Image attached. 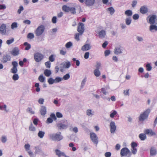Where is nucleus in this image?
Returning a JSON list of instances; mask_svg holds the SVG:
<instances>
[{
    "instance_id": "nucleus-1",
    "label": "nucleus",
    "mask_w": 157,
    "mask_h": 157,
    "mask_svg": "<svg viewBox=\"0 0 157 157\" xmlns=\"http://www.w3.org/2000/svg\"><path fill=\"white\" fill-rule=\"evenodd\" d=\"M151 109H147L143 112L141 113L139 117V120L140 121H143L147 119L148 117V115L151 111Z\"/></svg>"
},
{
    "instance_id": "nucleus-2",
    "label": "nucleus",
    "mask_w": 157,
    "mask_h": 157,
    "mask_svg": "<svg viewBox=\"0 0 157 157\" xmlns=\"http://www.w3.org/2000/svg\"><path fill=\"white\" fill-rule=\"evenodd\" d=\"M120 154L121 157H131V155L130 150L126 147H124L121 149Z\"/></svg>"
},
{
    "instance_id": "nucleus-3",
    "label": "nucleus",
    "mask_w": 157,
    "mask_h": 157,
    "mask_svg": "<svg viewBox=\"0 0 157 157\" xmlns=\"http://www.w3.org/2000/svg\"><path fill=\"white\" fill-rule=\"evenodd\" d=\"M49 136L51 139L55 141H59L63 139V136L61 135L60 132L56 134H50Z\"/></svg>"
},
{
    "instance_id": "nucleus-4",
    "label": "nucleus",
    "mask_w": 157,
    "mask_h": 157,
    "mask_svg": "<svg viewBox=\"0 0 157 157\" xmlns=\"http://www.w3.org/2000/svg\"><path fill=\"white\" fill-rule=\"evenodd\" d=\"M71 66V64L69 61H64L60 64L59 67L60 71L61 72H63L64 71V69H68Z\"/></svg>"
},
{
    "instance_id": "nucleus-5",
    "label": "nucleus",
    "mask_w": 157,
    "mask_h": 157,
    "mask_svg": "<svg viewBox=\"0 0 157 157\" xmlns=\"http://www.w3.org/2000/svg\"><path fill=\"white\" fill-rule=\"evenodd\" d=\"M34 58L36 62H39L44 59V55L39 52H37L34 54Z\"/></svg>"
},
{
    "instance_id": "nucleus-6",
    "label": "nucleus",
    "mask_w": 157,
    "mask_h": 157,
    "mask_svg": "<svg viewBox=\"0 0 157 157\" xmlns=\"http://www.w3.org/2000/svg\"><path fill=\"white\" fill-rule=\"evenodd\" d=\"M81 3H84L87 6H91L94 5L95 0H78Z\"/></svg>"
},
{
    "instance_id": "nucleus-7",
    "label": "nucleus",
    "mask_w": 157,
    "mask_h": 157,
    "mask_svg": "<svg viewBox=\"0 0 157 157\" xmlns=\"http://www.w3.org/2000/svg\"><path fill=\"white\" fill-rule=\"evenodd\" d=\"M45 29L44 26L41 25L39 26L35 31V34L37 36H39L41 35L44 32Z\"/></svg>"
},
{
    "instance_id": "nucleus-8",
    "label": "nucleus",
    "mask_w": 157,
    "mask_h": 157,
    "mask_svg": "<svg viewBox=\"0 0 157 157\" xmlns=\"http://www.w3.org/2000/svg\"><path fill=\"white\" fill-rule=\"evenodd\" d=\"M109 127L111 133L114 134L117 129V126L115 125V122L114 121H111L109 125Z\"/></svg>"
},
{
    "instance_id": "nucleus-9",
    "label": "nucleus",
    "mask_w": 157,
    "mask_h": 157,
    "mask_svg": "<svg viewBox=\"0 0 157 157\" xmlns=\"http://www.w3.org/2000/svg\"><path fill=\"white\" fill-rule=\"evenodd\" d=\"M90 138L92 142L95 144H97L98 142V137L96 135L94 132L90 133Z\"/></svg>"
},
{
    "instance_id": "nucleus-10",
    "label": "nucleus",
    "mask_w": 157,
    "mask_h": 157,
    "mask_svg": "<svg viewBox=\"0 0 157 157\" xmlns=\"http://www.w3.org/2000/svg\"><path fill=\"white\" fill-rule=\"evenodd\" d=\"M12 64L13 67L11 69V72L13 74H16L17 72V67L18 65V64L17 61H13L12 63Z\"/></svg>"
},
{
    "instance_id": "nucleus-11",
    "label": "nucleus",
    "mask_w": 157,
    "mask_h": 157,
    "mask_svg": "<svg viewBox=\"0 0 157 157\" xmlns=\"http://www.w3.org/2000/svg\"><path fill=\"white\" fill-rule=\"evenodd\" d=\"M114 53L117 55L121 54L123 53V47L120 46L116 47L113 50Z\"/></svg>"
},
{
    "instance_id": "nucleus-12",
    "label": "nucleus",
    "mask_w": 157,
    "mask_h": 157,
    "mask_svg": "<svg viewBox=\"0 0 157 157\" xmlns=\"http://www.w3.org/2000/svg\"><path fill=\"white\" fill-rule=\"evenodd\" d=\"M77 30L79 33H80L81 34H82L84 33L85 30L84 24L82 23H78Z\"/></svg>"
},
{
    "instance_id": "nucleus-13",
    "label": "nucleus",
    "mask_w": 157,
    "mask_h": 157,
    "mask_svg": "<svg viewBox=\"0 0 157 157\" xmlns=\"http://www.w3.org/2000/svg\"><path fill=\"white\" fill-rule=\"evenodd\" d=\"M6 32V26L5 24L3 23L0 26V33L2 35H5Z\"/></svg>"
},
{
    "instance_id": "nucleus-14",
    "label": "nucleus",
    "mask_w": 157,
    "mask_h": 157,
    "mask_svg": "<svg viewBox=\"0 0 157 157\" xmlns=\"http://www.w3.org/2000/svg\"><path fill=\"white\" fill-rule=\"evenodd\" d=\"M144 132L146 134L150 136L156 135V133L153 132L151 129H146L144 131Z\"/></svg>"
},
{
    "instance_id": "nucleus-15",
    "label": "nucleus",
    "mask_w": 157,
    "mask_h": 157,
    "mask_svg": "<svg viewBox=\"0 0 157 157\" xmlns=\"http://www.w3.org/2000/svg\"><path fill=\"white\" fill-rule=\"evenodd\" d=\"M91 48V46L89 44H86L83 45L81 48V49L83 51H88Z\"/></svg>"
},
{
    "instance_id": "nucleus-16",
    "label": "nucleus",
    "mask_w": 157,
    "mask_h": 157,
    "mask_svg": "<svg viewBox=\"0 0 157 157\" xmlns=\"http://www.w3.org/2000/svg\"><path fill=\"white\" fill-rule=\"evenodd\" d=\"M156 17V15H152L150 17L148 22L151 24H154L155 23V20Z\"/></svg>"
},
{
    "instance_id": "nucleus-17",
    "label": "nucleus",
    "mask_w": 157,
    "mask_h": 157,
    "mask_svg": "<svg viewBox=\"0 0 157 157\" xmlns=\"http://www.w3.org/2000/svg\"><path fill=\"white\" fill-rule=\"evenodd\" d=\"M19 49L17 47L14 48L11 52V54L14 56H17L19 54Z\"/></svg>"
},
{
    "instance_id": "nucleus-18",
    "label": "nucleus",
    "mask_w": 157,
    "mask_h": 157,
    "mask_svg": "<svg viewBox=\"0 0 157 157\" xmlns=\"http://www.w3.org/2000/svg\"><path fill=\"white\" fill-rule=\"evenodd\" d=\"M10 56L9 55H4L2 58V62L3 63H6L8 61L10 60Z\"/></svg>"
},
{
    "instance_id": "nucleus-19",
    "label": "nucleus",
    "mask_w": 157,
    "mask_h": 157,
    "mask_svg": "<svg viewBox=\"0 0 157 157\" xmlns=\"http://www.w3.org/2000/svg\"><path fill=\"white\" fill-rule=\"evenodd\" d=\"M149 30L151 32H154L157 31V26L152 24L149 26Z\"/></svg>"
},
{
    "instance_id": "nucleus-20",
    "label": "nucleus",
    "mask_w": 157,
    "mask_h": 157,
    "mask_svg": "<svg viewBox=\"0 0 157 157\" xmlns=\"http://www.w3.org/2000/svg\"><path fill=\"white\" fill-rule=\"evenodd\" d=\"M140 12L142 14L146 13L148 11V9L147 7L145 6H142L140 10Z\"/></svg>"
},
{
    "instance_id": "nucleus-21",
    "label": "nucleus",
    "mask_w": 157,
    "mask_h": 157,
    "mask_svg": "<svg viewBox=\"0 0 157 157\" xmlns=\"http://www.w3.org/2000/svg\"><path fill=\"white\" fill-rule=\"evenodd\" d=\"M40 113L42 116H44L46 113V108L44 106H41L40 109Z\"/></svg>"
},
{
    "instance_id": "nucleus-22",
    "label": "nucleus",
    "mask_w": 157,
    "mask_h": 157,
    "mask_svg": "<svg viewBox=\"0 0 157 157\" xmlns=\"http://www.w3.org/2000/svg\"><path fill=\"white\" fill-rule=\"evenodd\" d=\"M86 113L87 116L91 117L94 115V111L91 109H88L86 111Z\"/></svg>"
},
{
    "instance_id": "nucleus-23",
    "label": "nucleus",
    "mask_w": 157,
    "mask_h": 157,
    "mask_svg": "<svg viewBox=\"0 0 157 157\" xmlns=\"http://www.w3.org/2000/svg\"><path fill=\"white\" fill-rule=\"evenodd\" d=\"M150 154L151 156H155L157 154V151L155 147H151L150 150Z\"/></svg>"
},
{
    "instance_id": "nucleus-24",
    "label": "nucleus",
    "mask_w": 157,
    "mask_h": 157,
    "mask_svg": "<svg viewBox=\"0 0 157 157\" xmlns=\"http://www.w3.org/2000/svg\"><path fill=\"white\" fill-rule=\"evenodd\" d=\"M109 89V88L108 87L102 88L101 89V92H102L105 95L108 94V92L107 90Z\"/></svg>"
},
{
    "instance_id": "nucleus-25",
    "label": "nucleus",
    "mask_w": 157,
    "mask_h": 157,
    "mask_svg": "<svg viewBox=\"0 0 157 157\" xmlns=\"http://www.w3.org/2000/svg\"><path fill=\"white\" fill-rule=\"evenodd\" d=\"M57 126L59 129H62L67 128L68 125H66L61 123H58L57 124Z\"/></svg>"
},
{
    "instance_id": "nucleus-26",
    "label": "nucleus",
    "mask_w": 157,
    "mask_h": 157,
    "mask_svg": "<svg viewBox=\"0 0 157 157\" xmlns=\"http://www.w3.org/2000/svg\"><path fill=\"white\" fill-rule=\"evenodd\" d=\"M55 152L56 155L59 157H60L62 156H63L64 153V152H62L58 149H56Z\"/></svg>"
},
{
    "instance_id": "nucleus-27",
    "label": "nucleus",
    "mask_w": 157,
    "mask_h": 157,
    "mask_svg": "<svg viewBox=\"0 0 157 157\" xmlns=\"http://www.w3.org/2000/svg\"><path fill=\"white\" fill-rule=\"evenodd\" d=\"M106 10L111 15L113 14L115 12L114 9L112 7H111L108 8Z\"/></svg>"
},
{
    "instance_id": "nucleus-28",
    "label": "nucleus",
    "mask_w": 157,
    "mask_h": 157,
    "mask_svg": "<svg viewBox=\"0 0 157 157\" xmlns=\"http://www.w3.org/2000/svg\"><path fill=\"white\" fill-rule=\"evenodd\" d=\"M94 75L96 77L99 76L101 75V72L98 68H96L94 71Z\"/></svg>"
},
{
    "instance_id": "nucleus-29",
    "label": "nucleus",
    "mask_w": 157,
    "mask_h": 157,
    "mask_svg": "<svg viewBox=\"0 0 157 157\" xmlns=\"http://www.w3.org/2000/svg\"><path fill=\"white\" fill-rule=\"evenodd\" d=\"M132 19L131 17H126L125 19V22L126 25H129L132 22Z\"/></svg>"
},
{
    "instance_id": "nucleus-30",
    "label": "nucleus",
    "mask_w": 157,
    "mask_h": 157,
    "mask_svg": "<svg viewBox=\"0 0 157 157\" xmlns=\"http://www.w3.org/2000/svg\"><path fill=\"white\" fill-rule=\"evenodd\" d=\"M75 8V6H74L72 7H70L69 12L72 14H75L76 13Z\"/></svg>"
},
{
    "instance_id": "nucleus-31",
    "label": "nucleus",
    "mask_w": 157,
    "mask_h": 157,
    "mask_svg": "<svg viewBox=\"0 0 157 157\" xmlns=\"http://www.w3.org/2000/svg\"><path fill=\"white\" fill-rule=\"evenodd\" d=\"M124 14L128 17L131 16L132 14V10H126L124 12Z\"/></svg>"
},
{
    "instance_id": "nucleus-32",
    "label": "nucleus",
    "mask_w": 157,
    "mask_h": 157,
    "mask_svg": "<svg viewBox=\"0 0 157 157\" xmlns=\"http://www.w3.org/2000/svg\"><path fill=\"white\" fill-rule=\"evenodd\" d=\"M105 32L104 30H101L99 33V37L101 38H103L105 37Z\"/></svg>"
},
{
    "instance_id": "nucleus-33",
    "label": "nucleus",
    "mask_w": 157,
    "mask_h": 157,
    "mask_svg": "<svg viewBox=\"0 0 157 157\" xmlns=\"http://www.w3.org/2000/svg\"><path fill=\"white\" fill-rule=\"evenodd\" d=\"M139 137L141 140H144L147 137L145 133H141L139 134Z\"/></svg>"
},
{
    "instance_id": "nucleus-34",
    "label": "nucleus",
    "mask_w": 157,
    "mask_h": 157,
    "mask_svg": "<svg viewBox=\"0 0 157 157\" xmlns=\"http://www.w3.org/2000/svg\"><path fill=\"white\" fill-rule=\"evenodd\" d=\"M44 134L45 132H44L39 131L38 133V136L40 138H42L44 137Z\"/></svg>"
},
{
    "instance_id": "nucleus-35",
    "label": "nucleus",
    "mask_w": 157,
    "mask_h": 157,
    "mask_svg": "<svg viewBox=\"0 0 157 157\" xmlns=\"http://www.w3.org/2000/svg\"><path fill=\"white\" fill-rule=\"evenodd\" d=\"M26 111L31 114H34L35 113L34 111L30 107L26 109Z\"/></svg>"
},
{
    "instance_id": "nucleus-36",
    "label": "nucleus",
    "mask_w": 157,
    "mask_h": 157,
    "mask_svg": "<svg viewBox=\"0 0 157 157\" xmlns=\"http://www.w3.org/2000/svg\"><path fill=\"white\" fill-rule=\"evenodd\" d=\"M44 74L46 76L49 77L51 75V72L50 70L46 69L44 70Z\"/></svg>"
},
{
    "instance_id": "nucleus-37",
    "label": "nucleus",
    "mask_w": 157,
    "mask_h": 157,
    "mask_svg": "<svg viewBox=\"0 0 157 157\" xmlns=\"http://www.w3.org/2000/svg\"><path fill=\"white\" fill-rule=\"evenodd\" d=\"M70 7L64 5L62 7L63 10L66 12H69Z\"/></svg>"
},
{
    "instance_id": "nucleus-38",
    "label": "nucleus",
    "mask_w": 157,
    "mask_h": 157,
    "mask_svg": "<svg viewBox=\"0 0 157 157\" xmlns=\"http://www.w3.org/2000/svg\"><path fill=\"white\" fill-rule=\"evenodd\" d=\"M117 114V112L115 110H113L111 112V113L110 114V117L111 118H113Z\"/></svg>"
},
{
    "instance_id": "nucleus-39",
    "label": "nucleus",
    "mask_w": 157,
    "mask_h": 157,
    "mask_svg": "<svg viewBox=\"0 0 157 157\" xmlns=\"http://www.w3.org/2000/svg\"><path fill=\"white\" fill-rule=\"evenodd\" d=\"M17 22H14L11 25V29H14L17 28Z\"/></svg>"
},
{
    "instance_id": "nucleus-40",
    "label": "nucleus",
    "mask_w": 157,
    "mask_h": 157,
    "mask_svg": "<svg viewBox=\"0 0 157 157\" xmlns=\"http://www.w3.org/2000/svg\"><path fill=\"white\" fill-rule=\"evenodd\" d=\"M19 78L18 75L16 73L14 74L12 77L13 79L15 81L18 80L19 79Z\"/></svg>"
},
{
    "instance_id": "nucleus-41",
    "label": "nucleus",
    "mask_w": 157,
    "mask_h": 157,
    "mask_svg": "<svg viewBox=\"0 0 157 157\" xmlns=\"http://www.w3.org/2000/svg\"><path fill=\"white\" fill-rule=\"evenodd\" d=\"M24 45L26 46L25 49L26 50H29L31 48V45L27 42H25Z\"/></svg>"
},
{
    "instance_id": "nucleus-42",
    "label": "nucleus",
    "mask_w": 157,
    "mask_h": 157,
    "mask_svg": "<svg viewBox=\"0 0 157 157\" xmlns=\"http://www.w3.org/2000/svg\"><path fill=\"white\" fill-rule=\"evenodd\" d=\"M24 10L23 6L22 5L20 6L18 8L17 11V13L18 14H20L21 13V12Z\"/></svg>"
},
{
    "instance_id": "nucleus-43",
    "label": "nucleus",
    "mask_w": 157,
    "mask_h": 157,
    "mask_svg": "<svg viewBox=\"0 0 157 157\" xmlns=\"http://www.w3.org/2000/svg\"><path fill=\"white\" fill-rule=\"evenodd\" d=\"M55 56L54 55H51L49 57V60L50 62H53L55 61Z\"/></svg>"
},
{
    "instance_id": "nucleus-44",
    "label": "nucleus",
    "mask_w": 157,
    "mask_h": 157,
    "mask_svg": "<svg viewBox=\"0 0 157 157\" xmlns=\"http://www.w3.org/2000/svg\"><path fill=\"white\" fill-rule=\"evenodd\" d=\"M30 146L29 144H26L24 145V147L25 151L27 152L29 151L30 150Z\"/></svg>"
},
{
    "instance_id": "nucleus-45",
    "label": "nucleus",
    "mask_w": 157,
    "mask_h": 157,
    "mask_svg": "<svg viewBox=\"0 0 157 157\" xmlns=\"http://www.w3.org/2000/svg\"><path fill=\"white\" fill-rule=\"evenodd\" d=\"M54 79L55 83H56L62 81L63 80V78L59 77H57Z\"/></svg>"
},
{
    "instance_id": "nucleus-46",
    "label": "nucleus",
    "mask_w": 157,
    "mask_h": 157,
    "mask_svg": "<svg viewBox=\"0 0 157 157\" xmlns=\"http://www.w3.org/2000/svg\"><path fill=\"white\" fill-rule=\"evenodd\" d=\"M86 78L85 77L82 80V82H81V88H83V87L84 86L86 82Z\"/></svg>"
},
{
    "instance_id": "nucleus-47",
    "label": "nucleus",
    "mask_w": 157,
    "mask_h": 157,
    "mask_svg": "<svg viewBox=\"0 0 157 157\" xmlns=\"http://www.w3.org/2000/svg\"><path fill=\"white\" fill-rule=\"evenodd\" d=\"M136 40L139 42H143L144 40L143 38L141 36H136Z\"/></svg>"
},
{
    "instance_id": "nucleus-48",
    "label": "nucleus",
    "mask_w": 157,
    "mask_h": 157,
    "mask_svg": "<svg viewBox=\"0 0 157 157\" xmlns=\"http://www.w3.org/2000/svg\"><path fill=\"white\" fill-rule=\"evenodd\" d=\"M131 154H132L134 155H136L137 151V150L136 148H131Z\"/></svg>"
},
{
    "instance_id": "nucleus-49",
    "label": "nucleus",
    "mask_w": 157,
    "mask_h": 157,
    "mask_svg": "<svg viewBox=\"0 0 157 157\" xmlns=\"http://www.w3.org/2000/svg\"><path fill=\"white\" fill-rule=\"evenodd\" d=\"M48 82L50 85L54 83H55V79H53L52 78H50L48 79Z\"/></svg>"
},
{
    "instance_id": "nucleus-50",
    "label": "nucleus",
    "mask_w": 157,
    "mask_h": 157,
    "mask_svg": "<svg viewBox=\"0 0 157 157\" xmlns=\"http://www.w3.org/2000/svg\"><path fill=\"white\" fill-rule=\"evenodd\" d=\"M73 45L72 43L71 42H69L65 44V47L67 48H71Z\"/></svg>"
},
{
    "instance_id": "nucleus-51",
    "label": "nucleus",
    "mask_w": 157,
    "mask_h": 157,
    "mask_svg": "<svg viewBox=\"0 0 157 157\" xmlns=\"http://www.w3.org/2000/svg\"><path fill=\"white\" fill-rule=\"evenodd\" d=\"M29 129L31 131H36V128L34 127L32 123H31L29 127Z\"/></svg>"
},
{
    "instance_id": "nucleus-52",
    "label": "nucleus",
    "mask_w": 157,
    "mask_h": 157,
    "mask_svg": "<svg viewBox=\"0 0 157 157\" xmlns=\"http://www.w3.org/2000/svg\"><path fill=\"white\" fill-rule=\"evenodd\" d=\"M70 78V75L69 73L65 75H64L62 78L64 80H67L68 79Z\"/></svg>"
},
{
    "instance_id": "nucleus-53",
    "label": "nucleus",
    "mask_w": 157,
    "mask_h": 157,
    "mask_svg": "<svg viewBox=\"0 0 157 157\" xmlns=\"http://www.w3.org/2000/svg\"><path fill=\"white\" fill-rule=\"evenodd\" d=\"M70 130L71 131H72L75 133H77L78 132V128L76 127H73L72 129L71 128H70Z\"/></svg>"
},
{
    "instance_id": "nucleus-54",
    "label": "nucleus",
    "mask_w": 157,
    "mask_h": 157,
    "mask_svg": "<svg viewBox=\"0 0 157 157\" xmlns=\"http://www.w3.org/2000/svg\"><path fill=\"white\" fill-rule=\"evenodd\" d=\"M1 141L3 143H5L7 141V138L6 136H2L1 138Z\"/></svg>"
},
{
    "instance_id": "nucleus-55",
    "label": "nucleus",
    "mask_w": 157,
    "mask_h": 157,
    "mask_svg": "<svg viewBox=\"0 0 157 157\" xmlns=\"http://www.w3.org/2000/svg\"><path fill=\"white\" fill-rule=\"evenodd\" d=\"M14 41V38H12L11 39L7 40L6 41V43L7 44L10 45Z\"/></svg>"
},
{
    "instance_id": "nucleus-56",
    "label": "nucleus",
    "mask_w": 157,
    "mask_h": 157,
    "mask_svg": "<svg viewBox=\"0 0 157 157\" xmlns=\"http://www.w3.org/2000/svg\"><path fill=\"white\" fill-rule=\"evenodd\" d=\"M82 34H81L80 33H77L75 35V39L78 41L79 40V36L82 35Z\"/></svg>"
},
{
    "instance_id": "nucleus-57",
    "label": "nucleus",
    "mask_w": 157,
    "mask_h": 157,
    "mask_svg": "<svg viewBox=\"0 0 157 157\" xmlns=\"http://www.w3.org/2000/svg\"><path fill=\"white\" fill-rule=\"evenodd\" d=\"M45 77L42 75H41L39 76L38 79L40 82H43L45 80Z\"/></svg>"
},
{
    "instance_id": "nucleus-58",
    "label": "nucleus",
    "mask_w": 157,
    "mask_h": 157,
    "mask_svg": "<svg viewBox=\"0 0 157 157\" xmlns=\"http://www.w3.org/2000/svg\"><path fill=\"white\" fill-rule=\"evenodd\" d=\"M51 63L50 61H48L45 63V65L46 67L48 68H49L51 67Z\"/></svg>"
},
{
    "instance_id": "nucleus-59",
    "label": "nucleus",
    "mask_w": 157,
    "mask_h": 157,
    "mask_svg": "<svg viewBox=\"0 0 157 157\" xmlns=\"http://www.w3.org/2000/svg\"><path fill=\"white\" fill-rule=\"evenodd\" d=\"M147 70V71H150L152 69V67L150 63H147L146 65Z\"/></svg>"
},
{
    "instance_id": "nucleus-60",
    "label": "nucleus",
    "mask_w": 157,
    "mask_h": 157,
    "mask_svg": "<svg viewBox=\"0 0 157 157\" xmlns=\"http://www.w3.org/2000/svg\"><path fill=\"white\" fill-rule=\"evenodd\" d=\"M34 37V35L33 33H29L27 35V38L29 39H32Z\"/></svg>"
},
{
    "instance_id": "nucleus-61",
    "label": "nucleus",
    "mask_w": 157,
    "mask_h": 157,
    "mask_svg": "<svg viewBox=\"0 0 157 157\" xmlns=\"http://www.w3.org/2000/svg\"><path fill=\"white\" fill-rule=\"evenodd\" d=\"M139 18V15L138 14H135L133 15L132 16L133 19L134 20L138 19Z\"/></svg>"
},
{
    "instance_id": "nucleus-62",
    "label": "nucleus",
    "mask_w": 157,
    "mask_h": 157,
    "mask_svg": "<svg viewBox=\"0 0 157 157\" xmlns=\"http://www.w3.org/2000/svg\"><path fill=\"white\" fill-rule=\"evenodd\" d=\"M56 117L58 118H61L63 117L62 114L59 112H57L56 113Z\"/></svg>"
},
{
    "instance_id": "nucleus-63",
    "label": "nucleus",
    "mask_w": 157,
    "mask_h": 157,
    "mask_svg": "<svg viewBox=\"0 0 157 157\" xmlns=\"http://www.w3.org/2000/svg\"><path fill=\"white\" fill-rule=\"evenodd\" d=\"M137 146V144L135 142H132L131 144V148H136V147Z\"/></svg>"
},
{
    "instance_id": "nucleus-64",
    "label": "nucleus",
    "mask_w": 157,
    "mask_h": 157,
    "mask_svg": "<svg viewBox=\"0 0 157 157\" xmlns=\"http://www.w3.org/2000/svg\"><path fill=\"white\" fill-rule=\"evenodd\" d=\"M27 152L30 157H34L35 156L31 150L27 151Z\"/></svg>"
}]
</instances>
